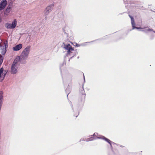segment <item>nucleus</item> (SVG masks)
Wrapping results in <instances>:
<instances>
[{
    "label": "nucleus",
    "instance_id": "nucleus-1",
    "mask_svg": "<svg viewBox=\"0 0 155 155\" xmlns=\"http://www.w3.org/2000/svg\"><path fill=\"white\" fill-rule=\"evenodd\" d=\"M17 23V21L14 19L11 24L7 23L5 25V26L7 28L13 29L16 26Z\"/></svg>",
    "mask_w": 155,
    "mask_h": 155
},
{
    "label": "nucleus",
    "instance_id": "nucleus-12",
    "mask_svg": "<svg viewBox=\"0 0 155 155\" xmlns=\"http://www.w3.org/2000/svg\"><path fill=\"white\" fill-rule=\"evenodd\" d=\"M3 61V58L2 56L0 57V65H1Z\"/></svg>",
    "mask_w": 155,
    "mask_h": 155
},
{
    "label": "nucleus",
    "instance_id": "nucleus-9",
    "mask_svg": "<svg viewBox=\"0 0 155 155\" xmlns=\"http://www.w3.org/2000/svg\"><path fill=\"white\" fill-rule=\"evenodd\" d=\"M53 5H51L49 6H48L47 8H46V10L45 11V14L46 15H47L48 13H49V12L51 10V6H53Z\"/></svg>",
    "mask_w": 155,
    "mask_h": 155
},
{
    "label": "nucleus",
    "instance_id": "nucleus-15",
    "mask_svg": "<svg viewBox=\"0 0 155 155\" xmlns=\"http://www.w3.org/2000/svg\"><path fill=\"white\" fill-rule=\"evenodd\" d=\"M79 114L78 113V114L76 116V117H77L78 116V115H79Z\"/></svg>",
    "mask_w": 155,
    "mask_h": 155
},
{
    "label": "nucleus",
    "instance_id": "nucleus-16",
    "mask_svg": "<svg viewBox=\"0 0 155 155\" xmlns=\"http://www.w3.org/2000/svg\"><path fill=\"white\" fill-rule=\"evenodd\" d=\"M5 53V52L3 53V54H4Z\"/></svg>",
    "mask_w": 155,
    "mask_h": 155
},
{
    "label": "nucleus",
    "instance_id": "nucleus-8",
    "mask_svg": "<svg viewBox=\"0 0 155 155\" xmlns=\"http://www.w3.org/2000/svg\"><path fill=\"white\" fill-rule=\"evenodd\" d=\"M130 18L131 19V22L132 25V29H134L135 28H136V29L139 28H138L137 27L135 26V23L134 21V18H133V17H131L130 16Z\"/></svg>",
    "mask_w": 155,
    "mask_h": 155
},
{
    "label": "nucleus",
    "instance_id": "nucleus-18",
    "mask_svg": "<svg viewBox=\"0 0 155 155\" xmlns=\"http://www.w3.org/2000/svg\"><path fill=\"white\" fill-rule=\"evenodd\" d=\"M95 135V133L94 134V135Z\"/></svg>",
    "mask_w": 155,
    "mask_h": 155
},
{
    "label": "nucleus",
    "instance_id": "nucleus-13",
    "mask_svg": "<svg viewBox=\"0 0 155 155\" xmlns=\"http://www.w3.org/2000/svg\"><path fill=\"white\" fill-rule=\"evenodd\" d=\"M147 31H153V30L152 29L149 28L147 30Z\"/></svg>",
    "mask_w": 155,
    "mask_h": 155
},
{
    "label": "nucleus",
    "instance_id": "nucleus-4",
    "mask_svg": "<svg viewBox=\"0 0 155 155\" xmlns=\"http://www.w3.org/2000/svg\"><path fill=\"white\" fill-rule=\"evenodd\" d=\"M65 48L68 50V53L70 54L71 51L74 50V49L71 47L69 44L64 45Z\"/></svg>",
    "mask_w": 155,
    "mask_h": 155
},
{
    "label": "nucleus",
    "instance_id": "nucleus-14",
    "mask_svg": "<svg viewBox=\"0 0 155 155\" xmlns=\"http://www.w3.org/2000/svg\"><path fill=\"white\" fill-rule=\"evenodd\" d=\"M2 19L0 17V23H1L2 21Z\"/></svg>",
    "mask_w": 155,
    "mask_h": 155
},
{
    "label": "nucleus",
    "instance_id": "nucleus-2",
    "mask_svg": "<svg viewBox=\"0 0 155 155\" xmlns=\"http://www.w3.org/2000/svg\"><path fill=\"white\" fill-rule=\"evenodd\" d=\"M30 46L26 47L23 51L21 53L22 58H25L28 57L30 51Z\"/></svg>",
    "mask_w": 155,
    "mask_h": 155
},
{
    "label": "nucleus",
    "instance_id": "nucleus-17",
    "mask_svg": "<svg viewBox=\"0 0 155 155\" xmlns=\"http://www.w3.org/2000/svg\"><path fill=\"white\" fill-rule=\"evenodd\" d=\"M5 74H6V73H5V74H4V77H5Z\"/></svg>",
    "mask_w": 155,
    "mask_h": 155
},
{
    "label": "nucleus",
    "instance_id": "nucleus-5",
    "mask_svg": "<svg viewBox=\"0 0 155 155\" xmlns=\"http://www.w3.org/2000/svg\"><path fill=\"white\" fill-rule=\"evenodd\" d=\"M82 94H81L79 95V100L80 101H84L85 97V94L84 91V90L81 91Z\"/></svg>",
    "mask_w": 155,
    "mask_h": 155
},
{
    "label": "nucleus",
    "instance_id": "nucleus-10",
    "mask_svg": "<svg viewBox=\"0 0 155 155\" xmlns=\"http://www.w3.org/2000/svg\"><path fill=\"white\" fill-rule=\"evenodd\" d=\"M19 58H16L12 64L16 65L17 66V64L18 62L19 61Z\"/></svg>",
    "mask_w": 155,
    "mask_h": 155
},
{
    "label": "nucleus",
    "instance_id": "nucleus-3",
    "mask_svg": "<svg viewBox=\"0 0 155 155\" xmlns=\"http://www.w3.org/2000/svg\"><path fill=\"white\" fill-rule=\"evenodd\" d=\"M7 1L6 0H2L0 3V11L4 8L7 4Z\"/></svg>",
    "mask_w": 155,
    "mask_h": 155
},
{
    "label": "nucleus",
    "instance_id": "nucleus-6",
    "mask_svg": "<svg viewBox=\"0 0 155 155\" xmlns=\"http://www.w3.org/2000/svg\"><path fill=\"white\" fill-rule=\"evenodd\" d=\"M17 66L16 65L12 64L11 71V73L12 74H15L17 72Z\"/></svg>",
    "mask_w": 155,
    "mask_h": 155
},
{
    "label": "nucleus",
    "instance_id": "nucleus-7",
    "mask_svg": "<svg viewBox=\"0 0 155 155\" xmlns=\"http://www.w3.org/2000/svg\"><path fill=\"white\" fill-rule=\"evenodd\" d=\"M22 47L21 44H19L15 46L13 48V50L14 51H18L21 49Z\"/></svg>",
    "mask_w": 155,
    "mask_h": 155
},
{
    "label": "nucleus",
    "instance_id": "nucleus-11",
    "mask_svg": "<svg viewBox=\"0 0 155 155\" xmlns=\"http://www.w3.org/2000/svg\"><path fill=\"white\" fill-rule=\"evenodd\" d=\"M102 138L104 140H105L107 142L110 144V145H111V141H110V140H109V139H108L107 138H106L105 137H103Z\"/></svg>",
    "mask_w": 155,
    "mask_h": 155
}]
</instances>
